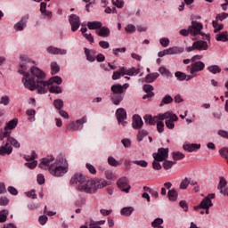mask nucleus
<instances>
[{
	"mask_svg": "<svg viewBox=\"0 0 228 228\" xmlns=\"http://www.w3.org/2000/svg\"><path fill=\"white\" fill-rule=\"evenodd\" d=\"M158 77H159V73L158 72L151 73L145 77V81L146 83H154V81H156Z\"/></svg>",
	"mask_w": 228,
	"mask_h": 228,
	"instance_id": "31",
	"label": "nucleus"
},
{
	"mask_svg": "<svg viewBox=\"0 0 228 228\" xmlns=\"http://www.w3.org/2000/svg\"><path fill=\"white\" fill-rule=\"evenodd\" d=\"M96 35H98V37H102L103 38H108V37H110V28L107 27H101L96 30Z\"/></svg>",
	"mask_w": 228,
	"mask_h": 228,
	"instance_id": "26",
	"label": "nucleus"
},
{
	"mask_svg": "<svg viewBox=\"0 0 228 228\" xmlns=\"http://www.w3.org/2000/svg\"><path fill=\"white\" fill-rule=\"evenodd\" d=\"M211 199H215V193L208 194L207 197H205L200 204L194 207V211L205 209L206 215H209V208H213V201H211Z\"/></svg>",
	"mask_w": 228,
	"mask_h": 228,
	"instance_id": "7",
	"label": "nucleus"
},
{
	"mask_svg": "<svg viewBox=\"0 0 228 228\" xmlns=\"http://www.w3.org/2000/svg\"><path fill=\"white\" fill-rule=\"evenodd\" d=\"M172 156H173V159H174V161H179V160H181V159H184V158H185V156H184V154H183L182 152H180V151H174L173 153H172Z\"/></svg>",
	"mask_w": 228,
	"mask_h": 228,
	"instance_id": "41",
	"label": "nucleus"
},
{
	"mask_svg": "<svg viewBox=\"0 0 228 228\" xmlns=\"http://www.w3.org/2000/svg\"><path fill=\"white\" fill-rule=\"evenodd\" d=\"M225 186H227V180H225V178L224 177H221L217 186V190H220V192L224 193V188H225Z\"/></svg>",
	"mask_w": 228,
	"mask_h": 228,
	"instance_id": "40",
	"label": "nucleus"
},
{
	"mask_svg": "<svg viewBox=\"0 0 228 228\" xmlns=\"http://www.w3.org/2000/svg\"><path fill=\"white\" fill-rule=\"evenodd\" d=\"M25 159L27 161V163H25V166H27L28 168H37V165H38V162L35 160L37 159V154L35 153V151H32L31 155H27L25 157Z\"/></svg>",
	"mask_w": 228,
	"mask_h": 228,
	"instance_id": "15",
	"label": "nucleus"
},
{
	"mask_svg": "<svg viewBox=\"0 0 228 228\" xmlns=\"http://www.w3.org/2000/svg\"><path fill=\"white\" fill-rule=\"evenodd\" d=\"M6 218H8V210L0 211V224L6 222Z\"/></svg>",
	"mask_w": 228,
	"mask_h": 228,
	"instance_id": "52",
	"label": "nucleus"
},
{
	"mask_svg": "<svg viewBox=\"0 0 228 228\" xmlns=\"http://www.w3.org/2000/svg\"><path fill=\"white\" fill-rule=\"evenodd\" d=\"M10 97L8 95H3L0 98L1 106H8L10 104Z\"/></svg>",
	"mask_w": 228,
	"mask_h": 228,
	"instance_id": "44",
	"label": "nucleus"
},
{
	"mask_svg": "<svg viewBox=\"0 0 228 228\" xmlns=\"http://www.w3.org/2000/svg\"><path fill=\"white\" fill-rule=\"evenodd\" d=\"M78 191H84L85 193H95L97 189L95 188V182L94 179L86 181L83 185L77 186Z\"/></svg>",
	"mask_w": 228,
	"mask_h": 228,
	"instance_id": "8",
	"label": "nucleus"
},
{
	"mask_svg": "<svg viewBox=\"0 0 228 228\" xmlns=\"http://www.w3.org/2000/svg\"><path fill=\"white\" fill-rule=\"evenodd\" d=\"M47 53H49V54H67V50L65 49H60V48H56L54 46H49L46 49Z\"/></svg>",
	"mask_w": 228,
	"mask_h": 228,
	"instance_id": "24",
	"label": "nucleus"
},
{
	"mask_svg": "<svg viewBox=\"0 0 228 228\" xmlns=\"http://www.w3.org/2000/svg\"><path fill=\"white\" fill-rule=\"evenodd\" d=\"M86 167L87 168L88 172H90V174H97V169H95V167H94V165L87 163L86 164Z\"/></svg>",
	"mask_w": 228,
	"mask_h": 228,
	"instance_id": "63",
	"label": "nucleus"
},
{
	"mask_svg": "<svg viewBox=\"0 0 228 228\" xmlns=\"http://www.w3.org/2000/svg\"><path fill=\"white\" fill-rule=\"evenodd\" d=\"M93 180L95 184L96 191H97V190L106 188V186H108V184H110L108 183V181H106L105 179H102V178H96V179H93Z\"/></svg>",
	"mask_w": 228,
	"mask_h": 228,
	"instance_id": "22",
	"label": "nucleus"
},
{
	"mask_svg": "<svg viewBox=\"0 0 228 228\" xmlns=\"http://www.w3.org/2000/svg\"><path fill=\"white\" fill-rule=\"evenodd\" d=\"M194 45L196 48V51H208L209 49V45H208V42L199 40L194 42Z\"/></svg>",
	"mask_w": 228,
	"mask_h": 228,
	"instance_id": "21",
	"label": "nucleus"
},
{
	"mask_svg": "<svg viewBox=\"0 0 228 228\" xmlns=\"http://www.w3.org/2000/svg\"><path fill=\"white\" fill-rule=\"evenodd\" d=\"M20 68L18 69L19 74H21L23 76L22 77V83L25 86V88H28L30 90V92H35L37 90V77L33 74L31 71L33 69H37V67H31L29 69V72H27L28 70V56L21 55L20 57Z\"/></svg>",
	"mask_w": 228,
	"mask_h": 228,
	"instance_id": "2",
	"label": "nucleus"
},
{
	"mask_svg": "<svg viewBox=\"0 0 228 228\" xmlns=\"http://www.w3.org/2000/svg\"><path fill=\"white\" fill-rule=\"evenodd\" d=\"M132 126L134 129H141L143 127V120H142V117L139 115H134L132 118Z\"/></svg>",
	"mask_w": 228,
	"mask_h": 228,
	"instance_id": "18",
	"label": "nucleus"
},
{
	"mask_svg": "<svg viewBox=\"0 0 228 228\" xmlns=\"http://www.w3.org/2000/svg\"><path fill=\"white\" fill-rule=\"evenodd\" d=\"M189 185H190V180H188V178H185L180 183V190H186V188H188Z\"/></svg>",
	"mask_w": 228,
	"mask_h": 228,
	"instance_id": "60",
	"label": "nucleus"
},
{
	"mask_svg": "<svg viewBox=\"0 0 228 228\" xmlns=\"http://www.w3.org/2000/svg\"><path fill=\"white\" fill-rule=\"evenodd\" d=\"M88 29H95L96 31L102 28V22L101 21H88L87 22Z\"/></svg>",
	"mask_w": 228,
	"mask_h": 228,
	"instance_id": "29",
	"label": "nucleus"
},
{
	"mask_svg": "<svg viewBox=\"0 0 228 228\" xmlns=\"http://www.w3.org/2000/svg\"><path fill=\"white\" fill-rule=\"evenodd\" d=\"M118 188H120L122 191L125 193H129V190H131V185H129V180L127 177L124 176L118 180L117 182Z\"/></svg>",
	"mask_w": 228,
	"mask_h": 228,
	"instance_id": "12",
	"label": "nucleus"
},
{
	"mask_svg": "<svg viewBox=\"0 0 228 228\" xmlns=\"http://www.w3.org/2000/svg\"><path fill=\"white\" fill-rule=\"evenodd\" d=\"M228 17V13L227 12H221L219 14L216 15V20H219L220 22H224V20H225V19H227Z\"/></svg>",
	"mask_w": 228,
	"mask_h": 228,
	"instance_id": "54",
	"label": "nucleus"
},
{
	"mask_svg": "<svg viewBox=\"0 0 228 228\" xmlns=\"http://www.w3.org/2000/svg\"><path fill=\"white\" fill-rule=\"evenodd\" d=\"M69 22L71 26V31H73V33L78 30L79 26H81V20L79 19V16L76 14L69 15Z\"/></svg>",
	"mask_w": 228,
	"mask_h": 228,
	"instance_id": "10",
	"label": "nucleus"
},
{
	"mask_svg": "<svg viewBox=\"0 0 228 228\" xmlns=\"http://www.w3.org/2000/svg\"><path fill=\"white\" fill-rule=\"evenodd\" d=\"M124 100V97L122 95H113L112 96V102L115 104V106H118L120 102Z\"/></svg>",
	"mask_w": 228,
	"mask_h": 228,
	"instance_id": "47",
	"label": "nucleus"
},
{
	"mask_svg": "<svg viewBox=\"0 0 228 228\" xmlns=\"http://www.w3.org/2000/svg\"><path fill=\"white\" fill-rule=\"evenodd\" d=\"M178 196L179 194L177 193V191H175V189H172L167 192V197L169 200H171V202H175V200H177Z\"/></svg>",
	"mask_w": 228,
	"mask_h": 228,
	"instance_id": "34",
	"label": "nucleus"
},
{
	"mask_svg": "<svg viewBox=\"0 0 228 228\" xmlns=\"http://www.w3.org/2000/svg\"><path fill=\"white\" fill-rule=\"evenodd\" d=\"M183 53H184V48H183L181 46H173V47H169L167 49V54L168 55L181 54Z\"/></svg>",
	"mask_w": 228,
	"mask_h": 228,
	"instance_id": "25",
	"label": "nucleus"
},
{
	"mask_svg": "<svg viewBox=\"0 0 228 228\" xmlns=\"http://www.w3.org/2000/svg\"><path fill=\"white\" fill-rule=\"evenodd\" d=\"M159 72L161 76H165V77H172V73L165 67H160Z\"/></svg>",
	"mask_w": 228,
	"mask_h": 228,
	"instance_id": "39",
	"label": "nucleus"
},
{
	"mask_svg": "<svg viewBox=\"0 0 228 228\" xmlns=\"http://www.w3.org/2000/svg\"><path fill=\"white\" fill-rule=\"evenodd\" d=\"M159 43L162 47H168V45H170V39H168V37H162L159 39Z\"/></svg>",
	"mask_w": 228,
	"mask_h": 228,
	"instance_id": "58",
	"label": "nucleus"
},
{
	"mask_svg": "<svg viewBox=\"0 0 228 228\" xmlns=\"http://www.w3.org/2000/svg\"><path fill=\"white\" fill-rule=\"evenodd\" d=\"M216 42H228V34L227 32H221L216 35Z\"/></svg>",
	"mask_w": 228,
	"mask_h": 228,
	"instance_id": "33",
	"label": "nucleus"
},
{
	"mask_svg": "<svg viewBox=\"0 0 228 228\" xmlns=\"http://www.w3.org/2000/svg\"><path fill=\"white\" fill-rule=\"evenodd\" d=\"M7 191L13 196H17L19 195V191L17 190V188L13 187V186H8L7 187Z\"/></svg>",
	"mask_w": 228,
	"mask_h": 228,
	"instance_id": "61",
	"label": "nucleus"
},
{
	"mask_svg": "<svg viewBox=\"0 0 228 228\" xmlns=\"http://www.w3.org/2000/svg\"><path fill=\"white\" fill-rule=\"evenodd\" d=\"M212 26L214 28V33H218L224 29V25L218 24V21H212Z\"/></svg>",
	"mask_w": 228,
	"mask_h": 228,
	"instance_id": "43",
	"label": "nucleus"
},
{
	"mask_svg": "<svg viewBox=\"0 0 228 228\" xmlns=\"http://www.w3.org/2000/svg\"><path fill=\"white\" fill-rule=\"evenodd\" d=\"M29 20V16L28 15H25L23 16L20 21H18L15 25H14V29L15 31H23L24 28H26V26L28 25V20Z\"/></svg>",
	"mask_w": 228,
	"mask_h": 228,
	"instance_id": "17",
	"label": "nucleus"
},
{
	"mask_svg": "<svg viewBox=\"0 0 228 228\" xmlns=\"http://www.w3.org/2000/svg\"><path fill=\"white\" fill-rule=\"evenodd\" d=\"M60 72V65H58V62H52L51 63V74H58Z\"/></svg>",
	"mask_w": 228,
	"mask_h": 228,
	"instance_id": "45",
	"label": "nucleus"
},
{
	"mask_svg": "<svg viewBox=\"0 0 228 228\" xmlns=\"http://www.w3.org/2000/svg\"><path fill=\"white\" fill-rule=\"evenodd\" d=\"M49 90L50 94H61L63 89L60 86H48L47 91Z\"/></svg>",
	"mask_w": 228,
	"mask_h": 228,
	"instance_id": "37",
	"label": "nucleus"
},
{
	"mask_svg": "<svg viewBox=\"0 0 228 228\" xmlns=\"http://www.w3.org/2000/svg\"><path fill=\"white\" fill-rule=\"evenodd\" d=\"M171 102H174V98H172V96H170V94H167L162 99L160 106H163V104H170Z\"/></svg>",
	"mask_w": 228,
	"mask_h": 228,
	"instance_id": "46",
	"label": "nucleus"
},
{
	"mask_svg": "<svg viewBox=\"0 0 228 228\" xmlns=\"http://www.w3.org/2000/svg\"><path fill=\"white\" fill-rule=\"evenodd\" d=\"M31 72L37 78L36 90H37V94H47V88L53 83L56 85L63 83V79L60 76L53 77L48 81L44 80L45 79V73L38 68H32Z\"/></svg>",
	"mask_w": 228,
	"mask_h": 228,
	"instance_id": "3",
	"label": "nucleus"
},
{
	"mask_svg": "<svg viewBox=\"0 0 228 228\" xmlns=\"http://www.w3.org/2000/svg\"><path fill=\"white\" fill-rule=\"evenodd\" d=\"M155 161H165L168 158V148H159L157 153H153Z\"/></svg>",
	"mask_w": 228,
	"mask_h": 228,
	"instance_id": "11",
	"label": "nucleus"
},
{
	"mask_svg": "<svg viewBox=\"0 0 228 228\" xmlns=\"http://www.w3.org/2000/svg\"><path fill=\"white\" fill-rule=\"evenodd\" d=\"M204 26L202 23L199 21H191V25L189 27V31H191V35L192 37H197V35H200L202 40H210L209 34H204L202 33Z\"/></svg>",
	"mask_w": 228,
	"mask_h": 228,
	"instance_id": "6",
	"label": "nucleus"
},
{
	"mask_svg": "<svg viewBox=\"0 0 228 228\" xmlns=\"http://www.w3.org/2000/svg\"><path fill=\"white\" fill-rule=\"evenodd\" d=\"M83 124H86V117H83L80 119L77 120L75 123H71V129L75 131H79V129H83Z\"/></svg>",
	"mask_w": 228,
	"mask_h": 228,
	"instance_id": "20",
	"label": "nucleus"
},
{
	"mask_svg": "<svg viewBox=\"0 0 228 228\" xmlns=\"http://www.w3.org/2000/svg\"><path fill=\"white\" fill-rule=\"evenodd\" d=\"M85 54L88 61H95V51L85 48Z\"/></svg>",
	"mask_w": 228,
	"mask_h": 228,
	"instance_id": "30",
	"label": "nucleus"
},
{
	"mask_svg": "<svg viewBox=\"0 0 228 228\" xmlns=\"http://www.w3.org/2000/svg\"><path fill=\"white\" fill-rule=\"evenodd\" d=\"M105 177L109 181H115L117 179V176L115 175V174H113V172L110 170L105 171Z\"/></svg>",
	"mask_w": 228,
	"mask_h": 228,
	"instance_id": "50",
	"label": "nucleus"
},
{
	"mask_svg": "<svg viewBox=\"0 0 228 228\" xmlns=\"http://www.w3.org/2000/svg\"><path fill=\"white\" fill-rule=\"evenodd\" d=\"M157 131L159 133H163L165 131V123L163 121L159 120L157 123Z\"/></svg>",
	"mask_w": 228,
	"mask_h": 228,
	"instance_id": "59",
	"label": "nucleus"
},
{
	"mask_svg": "<svg viewBox=\"0 0 228 228\" xmlns=\"http://www.w3.org/2000/svg\"><path fill=\"white\" fill-rule=\"evenodd\" d=\"M143 119L145 121V124H148L149 126H156L157 122L159 120H161V118H159V114H158L157 116H151V115H145L143 117Z\"/></svg>",
	"mask_w": 228,
	"mask_h": 228,
	"instance_id": "19",
	"label": "nucleus"
},
{
	"mask_svg": "<svg viewBox=\"0 0 228 228\" xmlns=\"http://www.w3.org/2000/svg\"><path fill=\"white\" fill-rule=\"evenodd\" d=\"M13 151V148L12 146H8L7 143L5 145L0 146V156L10 155Z\"/></svg>",
	"mask_w": 228,
	"mask_h": 228,
	"instance_id": "27",
	"label": "nucleus"
},
{
	"mask_svg": "<svg viewBox=\"0 0 228 228\" xmlns=\"http://www.w3.org/2000/svg\"><path fill=\"white\" fill-rule=\"evenodd\" d=\"M207 70L208 72H211V74H220L222 72V69L218 65H211L207 68Z\"/></svg>",
	"mask_w": 228,
	"mask_h": 228,
	"instance_id": "35",
	"label": "nucleus"
},
{
	"mask_svg": "<svg viewBox=\"0 0 228 228\" xmlns=\"http://www.w3.org/2000/svg\"><path fill=\"white\" fill-rule=\"evenodd\" d=\"M85 176L81 173L75 174L70 179V184L72 186H83L85 184Z\"/></svg>",
	"mask_w": 228,
	"mask_h": 228,
	"instance_id": "14",
	"label": "nucleus"
},
{
	"mask_svg": "<svg viewBox=\"0 0 228 228\" xmlns=\"http://www.w3.org/2000/svg\"><path fill=\"white\" fill-rule=\"evenodd\" d=\"M40 12L45 17H51L53 15L51 11H47V4L45 2L40 4Z\"/></svg>",
	"mask_w": 228,
	"mask_h": 228,
	"instance_id": "28",
	"label": "nucleus"
},
{
	"mask_svg": "<svg viewBox=\"0 0 228 228\" xmlns=\"http://www.w3.org/2000/svg\"><path fill=\"white\" fill-rule=\"evenodd\" d=\"M53 106L56 110H58V111H60L61 110H63V100L61 99H56L53 101Z\"/></svg>",
	"mask_w": 228,
	"mask_h": 228,
	"instance_id": "38",
	"label": "nucleus"
},
{
	"mask_svg": "<svg viewBox=\"0 0 228 228\" xmlns=\"http://www.w3.org/2000/svg\"><path fill=\"white\" fill-rule=\"evenodd\" d=\"M134 165H138L139 167H142V168H146V167L149 165V163L145 160H133Z\"/></svg>",
	"mask_w": 228,
	"mask_h": 228,
	"instance_id": "57",
	"label": "nucleus"
},
{
	"mask_svg": "<svg viewBox=\"0 0 228 228\" xmlns=\"http://www.w3.org/2000/svg\"><path fill=\"white\" fill-rule=\"evenodd\" d=\"M39 168L48 170L53 177H63L69 172V161L63 155H59L56 159L48 156L41 159Z\"/></svg>",
	"mask_w": 228,
	"mask_h": 228,
	"instance_id": "1",
	"label": "nucleus"
},
{
	"mask_svg": "<svg viewBox=\"0 0 228 228\" xmlns=\"http://www.w3.org/2000/svg\"><path fill=\"white\" fill-rule=\"evenodd\" d=\"M160 120H166L165 124L167 129H174L175 127V124L174 122H177L179 120V117H177L174 112L172 111H167L165 113L159 114Z\"/></svg>",
	"mask_w": 228,
	"mask_h": 228,
	"instance_id": "5",
	"label": "nucleus"
},
{
	"mask_svg": "<svg viewBox=\"0 0 228 228\" xmlns=\"http://www.w3.org/2000/svg\"><path fill=\"white\" fill-rule=\"evenodd\" d=\"M116 118L118 124H121L123 127L127 126L126 119L127 118V111L124 108H119L116 110Z\"/></svg>",
	"mask_w": 228,
	"mask_h": 228,
	"instance_id": "9",
	"label": "nucleus"
},
{
	"mask_svg": "<svg viewBox=\"0 0 228 228\" xmlns=\"http://www.w3.org/2000/svg\"><path fill=\"white\" fill-rule=\"evenodd\" d=\"M111 91L113 94H123L124 87L121 85H114L111 86Z\"/></svg>",
	"mask_w": 228,
	"mask_h": 228,
	"instance_id": "42",
	"label": "nucleus"
},
{
	"mask_svg": "<svg viewBox=\"0 0 228 228\" xmlns=\"http://www.w3.org/2000/svg\"><path fill=\"white\" fill-rule=\"evenodd\" d=\"M133 211H134L133 207H126L121 209L120 213L123 216H131V215H133Z\"/></svg>",
	"mask_w": 228,
	"mask_h": 228,
	"instance_id": "36",
	"label": "nucleus"
},
{
	"mask_svg": "<svg viewBox=\"0 0 228 228\" xmlns=\"http://www.w3.org/2000/svg\"><path fill=\"white\" fill-rule=\"evenodd\" d=\"M108 163L110 165V167H119L120 163L115 159L113 157H109L108 158Z\"/></svg>",
	"mask_w": 228,
	"mask_h": 228,
	"instance_id": "53",
	"label": "nucleus"
},
{
	"mask_svg": "<svg viewBox=\"0 0 228 228\" xmlns=\"http://www.w3.org/2000/svg\"><path fill=\"white\" fill-rule=\"evenodd\" d=\"M163 224V219L162 218H156L152 223L151 225L152 227H156V228H163V226L161 225Z\"/></svg>",
	"mask_w": 228,
	"mask_h": 228,
	"instance_id": "48",
	"label": "nucleus"
},
{
	"mask_svg": "<svg viewBox=\"0 0 228 228\" xmlns=\"http://www.w3.org/2000/svg\"><path fill=\"white\" fill-rule=\"evenodd\" d=\"M140 72H142V68H140V66H138V69L131 68L129 69H127L126 68H121V69H119L118 71H114V73L112 75V79L114 81H117V79H120V77H122V76H138V74H140Z\"/></svg>",
	"mask_w": 228,
	"mask_h": 228,
	"instance_id": "4",
	"label": "nucleus"
},
{
	"mask_svg": "<svg viewBox=\"0 0 228 228\" xmlns=\"http://www.w3.org/2000/svg\"><path fill=\"white\" fill-rule=\"evenodd\" d=\"M99 45L102 49H110V42L108 41H100Z\"/></svg>",
	"mask_w": 228,
	"mask_h": 228,
	"instance_id": "64",
	"label": "nucleus"
},
{
	"mask_svg": "<svg viewBox=\"0 0 228 228\" xmlns=\"http://www.w3.org/2000/svg\"><path fill=\"white\" fill-rule=\"evenodd\" d=\"M111 2L113 6H116V8H124V0H111Z\"/></svg>",
	"mask_w": 228,
	"mask_h": 228,
	"instance_id": "55",
	"label": "nucleus"
},
{
	"mask_svg": "<svg viewBox=\"0 0 228 228\" xmlns=\"http://www.w3.org/2000/svg\"><path fill=\"white\" fill-rule=\"evenodd\" d=\"M175 163V161L165 160L163 163V168H165V170H170Z\"/></svg>",
	"mask_w": 228,
	"mask_h": 228,
	"instance_id": "49",
	"label": "nucleus"
},
{
	"mask_svg": "<svg viewBox=\"0 0 228 228\" xmlns=\"http://www.w3.org/2000/svg\"><path fill=\"white\" fill-rule=\"evenodd\" d=\"M18 124L19 119L17 118H13L11 121H9L4 127V138H6V136H10L12 134V130L15 129Z\"/></svg>",
	"mask_w": 228,
	"mask_h": 228,
	"instance_id": "13",
	"label": "nucleus"
},
{
	"mask_svg": "<svg viewBox=\"0 0 228 228\" xmlns=\"http://www.w3.org/2000/svg\"><path fill=\"white\" fill-rule=\"evenodd\" d=\"M147 134H149V132H147V130L139 131V133L137 134V141L142 142L143 140V138H145V136H147Z\"/></svg>",
	"mask_w": 228,
	"mask_h": 228,
	"instance_id": "51",
	"label": "nucleus"
},
{
	"mask_svg": "<svg viewBox=\"0 0 228 228\" xmlns=\"http://www.w3.org/2000/svg\"><path fill=\"white\" fill-rule=\"evenodd\" d=\"M198 149H200V144H183V150L187 151V152H193Z\"/></svg>",
	"mask_w": 228,
	"mask_h": 228,
	"instance_id": "32",
	"label": "nucleus"
},
{
	"mask_svg": "<svg viewBox=\"0 0 228 228\" xmlns=\"http://www.w3.org/2000/svg\"><path fill=\"white\" fill-rule=\"evenodd\" d=\"M125 31H126V33H129L131 35V34L134 33V31H136V27L133 24H128L125 28Z\"/></svg>",
	"mask_w": 228,
	"mask_h": 228,
	"instance_id": "56",
	"label": "nucleus"
},
{
	"mask_svg": "<svg viewBox=\"0 0 228 228\" xmlns=\"http://www.w3.org/2000/svg\"><path fill=\"white\" fill-rule=\"evenodd\" d=\"M4 138H6V144L8 146L12 145L15 149L20 148V142H19V141H17V139H15L14 137H12L11 135H9Z\"/></svg>",
	"mask_w": 228,
	"mask_h": 228,
	"instance_id": "23",
	"label": "nucleus"
},
{
	"mask_svg": "<svg viewBox=\"0 0 228 228\" xmlns=\"http://www.w3.org/2000/svg\"><path fill=\"white\" fill-rule=\"evenodd\" d=\"M175 77H177V79L179 81H184L186 80V74L185 73H183L181 71H178V72H175Z\"/></svg>",
	"mask_w": 228,
	"mask_h": 228,
	"instance_id": "62",
	"label": "nucleus"
},
{
	"mask_svg": "<svg viewBox=\"0 0 228 228\" xmlns=\"http://www.w3.org/2000/svg\"><path fill=\"white\" fill-rule=\"evenodd\" d=\"M206 64L201 61H198L196 62H192L191 64V70H190V74L195 75L197 72H202V69H205Z\"/></svg>",
	"mask_w": 228,
	"mask_h": 228,
	"instance_id": "16",
	"label": "nucleus"
}]
</instances>
